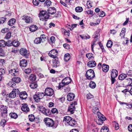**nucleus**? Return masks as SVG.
Instances as JSON below:
<instances>
[{"label": "nucleus", "instance_id": "69168bd1", "mask_svg": "<svg viewBox=\"0 0 132 132\" xmlns=\"http://www.w3.org/2000/svg\"><path fill=\"white\" fill-rule=\"evenodd\" d=\"M6 18L5 17L0 18L1 21L2 23H3L6 21Z\"/></svg>", "mask_w": 132, "mask_h": 132}, {"label": "nucleus", "instance_id": "9b49d317", "mask_svg": "<svg viewBox=\"0 0 132 132\" xmlns=\"http://www.w3.org/2000/svg\"><path fill=\"white\" fill-rule=\"evenodd\" d=\"M22 19L24 20L25 22L27 23H31L32 22V19L30 16L24 15L23 16Z\"/></svg>", "mask_w": 132, "mask_h": 132}, {"label": "nucleus", "instance_id": "6e6d98bb", "mask_svg": "<svg viewBox=\"0 0 132 132\" xmlns=\"http://www.w3.org/2000/svg\"><path fill=\"white\" fill-rule=\"evenodd\" d=\"M51 112L53 113H58V111L57 109L56 108H53L51 110Z\"/></svg>", "mask_w": 132, "mask_h": 132}, {"label": "nucleus", "instance_id": "79ce46f5", "mask_svg": "<svg viewBox=\"0 0 132 132\" xmlns=\"http://www.w3.org/2000/svg\"><path fill=\"white\" fill-rule=\"evenodd\" d=\"M86 5L88 8H90L92 7V2L90 1H88L87 2Z\"/></svg>", "mask_w": 132, "mask_h": 132}, {"label": "nucleus", "instance_id": "864d4df0", "mask_svg": "<svg viewBox=\"0 0 132 132\" xmlns=\"http://www.w3.org/2000/svg\"><path fill=\"white\" fill-rule=\"evenodd\" d=\"M5 46H6L9 47L12 46V42H11L10 41H8L7 42L5 41Z\"/></svg>", "mask_w": 132, "mask_h": 132}, {"label": "nucleus", "instance_id": "e433bc0d", "mask_svg": "<svg viewBox=\"0 0 132 132\" xmlns=\"http://www.w3.org/2000/svg\"><path fill=\"white\" fill-rule=\"evenodd\" d=\"M75 10L77 12H80L82 11L83 9L81 7L78 6L75 8Z\"/></svg>", "mask_w": 132, "mask_h": 132}, {"label": "nucleus", "instance_id": "680f3d73", "mask_svg": "<svg viewBox=\"0 0 132 132\" xmlns=\"http://www.w3.org/2000/svg\"><path fill=\"white\" fill-rule=\"evenodd\" d=\"M31 70L29 68H28L24 70V72L27 74H28L31 72Z\"/></svg>", "mask_w": 132, "mask_h": 132}, {"label": "nucleus", "instance_id": "2f4dec72", "mask_svg": "<svg viewBox=\"0 0 132 132\" xmlns=\"http://www.w3.org/2000/svg\"><path fill=\"white\" fill-rule=\"evenodd\" d=\"M7 121L4 119H2L0 122V126L4 127L6 125Z\"/></svg>", "mask_w": 132, "mask_h": 132}, {"label": "nucleus", "instance_id": "b1692460", "mask_svg": "<svg viewBox=\"0 0 132 132\" xmlns=\"http://www.w3.org/2000/svg\"><path fill=\"white\" fill-rule=\"evenodd\" d=\"M72 118L69 116H65L63 118V121L66 122L68 124L70 120H72Z\"/></svg>", "mask_w": 132, "mask_h": 132}, {"label": "nucleus", "instance_id": "dca6fc26", "mask_svg": "<svg viewBox=\"0 0 132 132\" xmlns=\"http://www.w3.org/2000/svg\"><path fill=\"white\" fill-rule=\"evenodd\" d=\"M20 66L21 67H26L27 65V62L25 59H22L20 61Z\"/></svg>", "mask_w": 132, "mask_h": 132}, {"label": "nucleus", "instance_id": "2eb2a0df", "mask_svg": "<svg viewBox=\"0 0 132 132\" xmlns=\"http://www.w3.org/2000/svg\"><path fill=\"white\" fill-rule=\"evenodd\" d=\"M19 96L22 100L26 99L27 97V94L26 92H21L20 93Z\"/></svg>", "mask_w": 132, "mask_h": 132}, {"label": "nucleus", "instance_id": "c85d7f7f", "mask_svg": "<svg viewBox=\"0 0 132 132\" xmlns=\"http://www.w3.org/2000/svg\"><path fill=\"white\" fill-rule=\"evenodd\" d=\"M76 123V121L74 119L72 118V120H70L68 124L70 126H72L75 125Z\"/></svg>", "mask_w": 132, "mask_h": 132}, {"label": "nucleus", "instance_id": "e2e57ef3", "mask_svg": "<svg viewBox=\"0 0 132 132\" xmlns=\"http://www.w3.org/2000/svg\"><path fill=\"white\" fill-rule=\"evenodd\" d=\"M126 30V29L124 28H123L120 34V35H122L123 36H124Z\"/></svg>", "mask_w": 132, "mask_h": 132}, {"label": "nucleus", "instance_id": "6e6552de", "mask_svg": "<svg viewBox=\"0 0 132 132\" xmlns=\"http://www.w3.org/2000/svg\"><path fill=\"white\" fill-rule=\"evenodd\" d=\"M54 93L53 90L50 87L47 88L45 89V95L49 96H52L53 94Z\"/></svg>", "mask_w": 132, "mask_h": 132}, {"label": "nucleus", "instance_id": "09e8293b", "mask_svg": "<svg viewBox=\"0 0 132 132\" xmlns=\"http://www.w3.org/2000/svg\"><path fill=\"white\" fill-rule=\"evenodd\" d=\"M45 113H44V114L46 116H49L51 114V112L50 110L48 109H46L45 110Z\"/></svg>", "mask_w": 132, "mask_h": 132}, {"label": "nucleus", "instance_id": "3c124183", "mask_svg": "<svg viewBox=\"0 0 132 132\" xmlns=\"http://www.w3.org/2000/svg\"><path fill=\"white\" fill-rule=\"evenodd\" d=\"M93 54L92 53H87L86 54V56L89 59H91L94 57L93 56Z\"/></svg>", "mask_w": 132, "mask_h": 132}, {"label": "nucleus", "instance_id": "1a4fd4ad", "mask_svg": "<svg viewBox=\"0 0 132 132\" xmlns=\"http://www.w3.org/2000/svg\"><path fill=\"white\" fill-rule=\"evenodd\" d=\"M58 53L56 50L53 49L51 51L48 53V55L50 57L53 58H55L57 57Z\"/></svg>", "mask_w": 132, "mask_h": 132}, {"label": "nucleus", "instance_id": "5fc2aeb1", "mask_svg": "<svg viewBox=\"0 0 132 132\" xmlns=\"http://www.w3.org/2000/svg\"><path fill=\"white\" fill-rule=\"evenodd\" d=\"M11 33L10 32L7 33L6 35L5 38L6 39H9L11 37Z\"/></svg>", "mask_w": 132, "mask_h": 132}, {"label": "nucleus", "instance_id": "de8ad7c7", "mask_svg": "<svg viewBox=\"0 0 132 132\" xmlns=\"http://www.w3.org/2000/svg\"><path fill=\"white\" fill-rule=\"evenodd\" d=\"M39 111L44 114V113H45L46 108L42 106H40L39 107Z\"/></svg>", "mask_w": 132, "mask_h": 132}, {"label": "nucleus", "instance_id": "473e14b6", "mask_svg": "<svg viewBox=\"0 0 132 132\" xmlns=\"http://www.w3.org/2000/svg\"><path fill=\"white\" fill-rule=\"evenodd\" d=\"M19 44L18 41L16 40H14L12 42V46L13 45L15 47L19 46Z\"/></svg>", "mask_w": 132, "mask_h": 132}, {"label": "nucleus", "instance_id": "c9c22d12", "mask_svg": "<svg viewBox=\"0 0 132 132\" xmlns=\"http://www.w3.org/2000/svg\"><path fill=\"white\" fill-rule=\"evenodd\" d=\"M51 3V2L50 0H47L44 3V6L48 7L50 6Z\"/></svg>", "mask_w": 132, "mask_h": 132}, {"label": "nucleus", "instance_id": "f3484780", "mask_svg": "<svg viewBox=\"0 0 132 132\" xmlns=\"http://www.w3.org/2000/svg\"><path fill=\"white\" fill-rule=\"evenodd\" d=\"M22 105L21 108V109L22 111L26 112H27L29 111V109L27 104H24Z\"/></svg>", "mask_w": 132, "mask_h": 132}, {"label": "nucleus", "instance_id": "f257e3e1", "mask_svg": "<svg viewBox=\"0 0 132 132\" xmlns=\"http://www.w3.org/2000/svg\"><path fill=\"white\" fill-rule=\"evenodd\" d=\"M96 105L94 106L92 110V111L94 113H97V114L98 118V119L96 121V123L99 125H101L103 123V122L105 121L106 119L105 117L98 111L96 112V111L98 110V107L100 105V103L97 102L95 103Z\"/></svg>", "mask_w": 132, "mask_h": 132}, {"label": "nucleus", "instance_id": "774afa93", "mask_svg": "<svg viewBox=\"0 0 132 132\" xmlns=\"http://www.w3.org/2000/svg\"><path fill=\"white\" fill-rule=\"evenodd\" d=\"M128 129L129 131L132 132V124L129 125L128 127Z\"/></svg>", "mask_w": 132, "mask_h": 132}, {"label": "nucleus", "instance_id": "8fccbe9b", "mask_svg": "<svg viewBox=\"0 0 132 132\" xmlns=\"http://www.w3.org/2000/svg\"><path fill=\"white\" fill-rule=\"evenodd\" d=\"M29 120L31 122L33 121L35 118L34 116L32 114L31 115L29 116Z\"/></svg>", "mask_w": 132, "mask_h": 132}, {"label": "nucleus", "instance_id": "a878e982", "mask_svg": "<svg viewBox=\"0 0 132 132\" xmlns=\"http://www.w3.org/2000/svg\"><path fill=\"white\" fill-rule=\"evenodd\" d=\"M37 29V27L36 26L34 25L31 26L29 28L30 30L32 32L35 31Z\"/></svg>", "mask_w": 132, "mask_h": 132}, {"label": "nucleus", "instance_id": "f704fd0d", "mask_svg": "<svg viewBox=\"0 0 132 132\" xmlns=\"http://www.w3.org/2000/svg\"><path fill=\"white\" fill-rule=\"evenodd\" d=\"M30 86L31 88L35 89L37 87V85L36 82H33L31 83L30 85Z\"/></svg>", "mask_w": 132, "mask_h": 132}, {"label": "nucleus", "instance_id": "412c9836", "mask_svg": "<svg viewBox=\"0 0 132 132\" xmlns=\"http://www.w3.org/2000/svg\"><path fill=\"white\" fill-rule=\"evenodd\" d=\"M109 67L108 65L103 64L102 66V70L105 72H107L109 70Z\"/></svg>", "mask_w": 132, "mask_h": 132}, {"label": "nucleus", "instance_id": "cd10ccee", "mask_svg": "<svg viewBox=\"0 0 132 132\" xmlns=\"http://www.w3.org/2000/svg\"><path fill=\"white\" fill-rule=\"evenodd\" d=\"M9 116L12 118L16 119L18 117V114L14 112H11L9 114Z\"/></svg>", "mask_w": 132, "mask_h": 132}, {"label": "nucleus", "instance_id": "7ed1b4c3", "mask_svg": "<svg viewBox=\"0 0 132 132\" xmlns=\"http://www.w3.org/2000/svg\"><path fill=\"white\" fill-rule=\"evenodd\" d=\"M39 16L40 18V20L43 21L44 20L46 21V19H48L49 17V15L46 11L44 10H42L40 11Z\"/></svg>", "mask_w": 132, "mask_h": 132}, {"label": "nucleus", "instance_id": "4c0bfd02", "mask_svg": "<svg viewBox=\"0 0 132 132\" xmlns=\"http://www.w3.org/2000/svg\"><path fill=\"white\" fill-rule=\"evenodd\" d=\"M70 54L68 53L64 55V59L66 61H67L70 59Z\"/></svg>", "mask_w": 132, "mask_h": 132}, {"label": "nucleus", "instance_id": "052dcab7", "mask_svg": "<svg viewBox=\"0 0 132 132\" xmlns=\"http://www.w3.org/2000/svg\"><path fill=\"white\" fill-rule=\"evenodd\" d=\"M63 46L65 48L67 49H69L70 48V45L67 44H64L63 45Z\"/></svg>", "mask_w": 132, "mask_h": 132}, {"label": "nucleus", "instance_id": "39448f33", "mask_svg": "<svg viewBox=\"0 0 132 132\" xmlns=\"http://www.w3.org/2000/svg\"><path fill=\"white\" fill-rule=\"evenodd\" d=\"M44 121L47 127H51L53 126L54 125V122L53 120L52 119L49 118H45Z\"/></svg>", "mask_w": 132, "mask_h": 132}, {"label": "nucleus", "instance_id": "423d86ee", "mask_svg": "<svg viewBox=\"0 0 132 132\" xmlns=\"http://www.w3.org/2000/svg\"><path fill=\"white\" fill-rule=\"evenodd\" d=\"M20 92L18 89H14L9 94V97L11 98H14L17 95H18L19 94Z\"/></svg>", "mask_w": 132, "mask_h": 132}, {"label": "nucleus", "instance_id": "603ef678", "mask_svg": "<svg viewBox=\"0 0 132 132\" xmlns=\"http://www.w3.org/2000/svg\"><path fill=\"white\" fill-rule=\"evenodd\" d=\"M7 112H1V116L3 118H6L7 116Z\"/></svg>", "mask_w": 132, "mask_h": 132}, {"label": "nucleus", "instance_id": "c03bdc74", "mask_svg": "<svg viewBox=\"0 0 132 132\" xmlns=\"http://www.w3.org/2000/svg\"><path fill=\"white\" fill-rule=\"evenodd\" d=\"M113 44V43L110 40H109L108 41L107 44L106 46L110 48L111 47Z\"/></svg>", "mask_w": 132, "mask_h": 132}, {"label": "nucleus", "instance_id": "58836bf2", "mask_svg": "<svg viewBox=\"0 0 132 132\" xmlns=\"http://www.w3.org/2000/svg\"><path fill=\"white\" fill-rule=\"evenodd\" d=\"M34 98L35 101L37 102H39L40 99V98L38 97V96H37L36 94L34 95Z\"/></svg>", "mask_w": 132, "mask_h": 132}, {"label": "nucleus", "instance_id": "72a5a7b5", "mask_svg": "<svg viewBox=\"0 0 132 132\" xmlns=\"http://www.w3.org/2000/svg\"><path fill=\"white\" fill-rule=\"evenodd\" d=\"M36 78V76L34 74H31L30 76L29 79L31 81H35Z\"/></svg>", "mask_w": 132, "mask_h": 132}, {"label": "nucleus", "instance_id": "49530a36", "mask_svg": "<svg viewBox=\"0 0 132 132\" xmlns=\"http://www.w3.org/2000/svg\"><path fill=\"white\" fill-rule=\"evenodd\" d=\"M36 94L40 99H42L44 96L45 95V94L43 93H38V94Z\"/></svg>", "mask_w": 132, "mask_h": 132}, {"label": "nucleus", "instance_id": "5701e85b", "mask_svg": "<svg viewBox=\"0 0 132 132\" xmlns=\"http://www.w3.org/2000/svg\"><path fill=\"white\" fill-rule=\"evenodd\" d=\"M21 79L19 77H16L13 78L12 79V81L15 83H19L21 81Z\"/></svg>", "mask_w": 132, "mask_h": 132}, {"label": "nucleus", "instance_id": "9d476101", "mask_svg": "<svg viewBox=\"0 0 132 132\" xmlns=\"http://www.w3.org/2000/svg\"><path fill=\"white\" fill-rule=\"evenodd\" d=\"M20 70L18 68L11 69L9 71L10 74L14 76H17L19 74Z\"/></svg>", "mask_w": 132, "mask_h": 132}, {"label": "nucleus", "instance_id": "bb28decb", "mask_svg": "<svg viewBox=\"0 0 132 132\" xmlns=\"http://www.w3.org/2000/svg\"><path fill=\"white\" fill-rule=\"evenodd\" d=\"M127 77L126 74L122 73L118 77V78L120 80H123Z\"/></svg>", "mask_w": 132, "mask_h": 132}, {"label": "nucleus", "instance_id": "aec40b11", "mask_svg": "<svg viewBox=\"0 0 132 132\" xmlns=\"http://www.w3.org/2000/svg\"><path fill=\"white\" fill-rule=\"evenodd\" d=\"M118 72L116 69H112L111 74V77L116 78L118 76Z\"/></svg>", "mask_w": 132, "mask_h": 132}, {"label": "nucleus", "instance_id": "13d9d810", "mask_svg": "<svg viewBox=\"0 0 132 132\" xmlns=\"http://www.w3.org/2000/svg\"><path fill=\"white\" fill-rule=\"evenodd\" d=\"M61 13L60 12H57V13H56L55 15H54L53 17H56L57 18L59 17H60L61 16Z\"/></svg>", "mask_w": 132, "mask_h": 132}, {"label": "nucleus", "instance_id": "20e7f679", "mask_svg": "<svg viewBox=\"0 0 132 132\" xmlns=\"http://www.w3.org/2000/svg\"><path fill=\"white\" fill-rule=\"evenodd\" d=\"M95 75L94 71L91 69L88 70L86 73V78L88 79H91L93 78Z\"/></svg>", "mask_w": 132, "mask_h": 132}, {"label": "nucleus", "instance_id": "ddd939ff", "mask_svg": "<svg viewBox=\"0 0 132 132\" xmlns=\"http://www.w3.org/2000/svg\"><path fill=\"white\" fill-rule=\"evenodd\" d=\"M48 12L49 14L53 15L56 13V10L54 7H51L49 8Z\"/></svg>", "mask_w": 132, "mask_h": 132}, {"label": "nucleus", "instance_id": "a18cd8bd", "mask_svg": "<svg viewBox=\"0 0 132 132\" xmlns=\"http://www.w3.org/2000/svg\"><path fill=\"white\" fill-rule=\"evenodd\" d=\"M5 46V41L3 40H0V47H3Z\"/></svg>", "mask_w": 132, "mask_h": 132}, {"label": "nucleus", "instance_id": "393cba45", "mask_svg": "<svg viewBox=\"0 0 132 132\" xmlns=\"http://www.w3.org/2000/svg\"><path fill=\"white\" fill-rule=\"evenodd\" d=\"M15 19L14 18H12L10 19L8 21V24L9 26H12L15 23Z\"/></svg>", "mask_w": 132, "mask_h": 132}, {"label": "nucleus", "instance_id": "0eeeda50", "mask_svg": "<svg viewBox=\"0 0 132 132\" xmlns=\"http://www.w3.org/2000/svg\"><path fill=\"white\" fill-rule=\"evenodd\" d=\"M77 104V103L76 101H74V102L71 104L69 107L68 111L70 112L71 114L73 113L75 109V105Z\"/></svg>", "mask_w": 132, "mask_h": 132}, {"label": "nucleus", "instance_id": "a211bd4d", "mask_svg": "<svg viewBox=\"0 0 132 132\" xmlns=\"http://www.w3.org/2000/svg\"><path fill=\"white\" fill-rule=\"evenodd\" d=\"M96 64L95 62L93 60L89 61L87 63V65L90 67H94L96 66Z\"/></svg>", "mask_w": 132, "mask_h": 132}, {"label": "nucleus", "instance_id": "4d7b16f0", "mask_svg": "<svg viewBox=\"0 0 132 132\" xmlns=\"http://www.w3.org/2000/svg\"><path fill=\"white\" fill-rule=\"evenodd\" d=\"M39 3V0H33V3L35 5L37 6Z\"/></svg>", "mask_w": 132, "mask_h": 132}, {"label": "nucleus", "instance_id": "4be33fe9", "mask_svg": "<svg viewBox=\"0 0 132 132\" xmlns=\"http://www.w3.org/2000/svg\"><path fill=\"white\" fill-rule=\"evenodd\" d=\"M7 107L6 106L4 105H0V111L1 112H7Z\"/></svg>", "mask_w": 132, "mask_h": 132}, {"label": "nucleus", "instance_id": "f03ea898", "mask_svg": "<svg viewBox=\"0 0 132 132\" xmlns=\"http://www.w3.org/2000/svg\"><path fill=\"white\" fill-rule=\"evenodd\" d=\"M71 79L69 77L65 78L62 80V82L60 83L58 86L59 89H60L61 87H63L65 85H68L71 81Z\"/></svg>", "mask_w": 132, "mask_h": 132}, {"label": "nucleus", "instance_id": "bf43d9fd", "mask_svg": "<svg viewBox=\"0 0 132 132\" xmlns=\"http://www.w3.org/2000/svg\"><path fill=\"white\" fill-rule=\"evenodd\" d=\"M5 70L3 68L0 69V75H2L4 74L5 73Z\"/></svg>", "mask_w": 132, "mask_h": 132}, {"label": "nucleus", "instance_id": "a19ab883", "mask_svg": "<svg viewBox=\"0 0 132 132\" xmlns=\"http://www.w3.org/2000/svg\"><path fill=\"white\" fill-rule=\"evenodd\" d=\"M55 38L54 36H52L50 38V39L49 41L50 43L51 44H52L55 42Z\"/></svg>", "mask_w": 132, "mask_h": 132}, {"label": "nucleus", "instance_id": "f8f14e48", "mask_svg": "<svg viewBox=\"0 0 132 132\" xmlns=\"http://www.w3.org/2000/svg\"><path fill=\"white\" fill-rule=\"evenodd\" d=\"M20 53L22 55L27 57L28 55V53L27 50L24 48H21L20 49Z\"/></svg>", "mask_w": 132, "mask_h": 132}, {"label": "nucleus", "instance_id": "0e129e2a", "mask_svg": "<svg viewBox=\"0 0 132 132\" xmlns=\"http://www.w3.org/2000/svg\"><path fill=\"white\" fill-rule=\"evenodd\" d=\"M98 14L99 16L102 17H104L105 15V14L103 11H102Z\"/></svg>", "mask_w": 132, "mask_h": 132}, {"label": "nucleus", "instance_id": "37998d69", "mask_svg": "<svg viewBox=\"0 0 132 132\" xmlns=\"http://www.w3.org/2000/svg\"><path fill=\"white\" fill-rule=\"evenodd\" d=\"M62 31L63 32V33L64 35H67L68 36H69L70 34L69 32H68L65 29H64V28L62 29Z\"/></svg>", "mask_w": 132, "mask_h": 132}, {"label": "nucleus", "instance_id": "6ab92c4d", "mask_svg": "<svg viewBox=\"0 0 132 132\" xmlns=\"http://www.w3.org/2000/svg\"><path fill=\"white\" fill-rule=\"evenodd\" d=\"M59 62L56 59L53 60L52 66L56 68L59 65Z\"/></svg>", "mask_w": 132, "mask_h": 132}, {"label": "nucleus", "instance_id": "4468645a", "mask_svg": "<svg viewBox=\"0 0 132 132\" xmlns=\"http://www.w3.org/2000/svg\"><path fill=\"white\" fill-rule=\"evenodd\" d=\"M75 97V95L72 93H69L67 96V100L69 101L73 100Z\"/></svg>", "mask_w": 132, "mask_h": 132}, {"label": "nucleus", "instance_id": "7c9ffc66", "mask_svg": "<svg viewBox=\"0 0 132 132\" xmlns=\"http://www.w3.org/2000/svg\"><path fill=\"white\" fill-rule=\"evenodd\" d=\"M109 129L106 126L102 127L101 130V132H108Z\"/></svg>", "mask_w": 132, "mask_h": 132}, {"label": "nucleus", "instance_id": "c756f323", "mask_svg": "<svg viewBox=\"0 0 132 132\" xmlns=\"http://www.w3.org/2000/svg\"><path fill=\"white\" fill-rule=\"evenodd\" d=\"M42 39L41 38L38 37L36 38L34 40V43L35 44H38L40 43L42 41Z\"/></svg>", "mask_w": 132, "mask_h": 132}, {"label": "nucleus", "instance_id": "338daca9", "mask_svg": "<svg viewBox=\"0 0 132 132\" xmlns=\"http://www.w3.org/2000/svg\"><path fill=\"white\" fill-rule=\"evenodd\" d=\"M93 11L90 10H89L86 11L85 13L86 14H92L93 13Z\"/></svg>", "mask_w": 132, "mask_h": 132}, {"label": "nucleus", "instance_id": "ea45409f", "mask_svg": "<svg viewBox=\"0 0 132 132\" xmlns=\"http://www.w3.org/2000/svg\"><path fill=\"white\" fill-rule=\"evenodd\" d=\"M89 85L90 87L92 88H94L96 87L95 84L93 81H91L90 82Z\"/></svg>", "mask_w": 132, "mask_h": 132}]
</instances>
